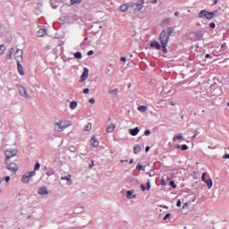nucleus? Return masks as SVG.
Wrapping results in <instances>:
<instances>
[{"instance_id": "obj_1", "label": "nucleus", "mask_w": 229, "mask_h": 229, "mask_svg": "<svg viewBox=\"0 0 229 229\" xmlns=\"http://www.w3.org/2000/svg\"><path fill=\"white\" fill-rule=\"evenodd\" d=\"M174 28H168L167 32L163 30L159 36V40L162 45L164 51H166V47L169 42L170 35L173 33Z\"/></svg>"}, {"instance_id": "obj_2", "label": "nucleus", "mask_w": 229, "mask_h": 229, "mask_svg": "<svg viewBox=\"0 0 229 229\" xmlns=\"http://www.w3.org/2000/svg\"><path fill=\"white\" fill-rule=\"evenodd\" d=\"M71 121H62L59 120L57 123H54V130L55 131L61 132L66 130V128H69V126H72Z\"/></svg>"}, {"instance_id": "obj_3", "label": "nucleus", "mask_w": 229, "mask_h": 229, "mask_svg": "<svg viewBox=\"0 0 229 229\" xmlns=\"http://www.w3.org/2000/svg\"><path fill=\"white\" fill-rule=\"evenodd\" d=\"M18 154V150L16 148H8L5 150V164H9L11 159L15 157Z\"/></svg>"}, {"instance_id": "obj_4", "label": "nucleus", "mask_w": 229, "mask_h": 229, "mask_svg": "<svg viewBox=\"0 0 229 229\" xmlns=\"http://www.w3.org/2000/svg\"><path fill=\"white\" fill-rule=\"evenodd\" d=\"M215 14L212 12H208L206 10L199 11L198 17L199 19L206 18L207 20H212L214 18Z\"/></svg>"}, {"instance_id": "obj_5", "label": "nucleus", "mask_w": 229, "mask_h": 229, "mask_svg": "<svg viewBox=\"0 0 229 229\" xmlns=\"http://www.w3.org/2000/svg\"><path fill=\"white\" fill-rule=\"evenodd\" d=\"M144 0H140L135 4H131V8H132L134 13H136L142 10V8L144 7Z\"/></svg>"}, {"instance_id": "obj_6", "label": "nucleus", "mask_w": 229, "mask_h": 229, "mask_svg": "<svg viewBox=\"0 0 229 229\" xmlns=\"http://www.w3.org/2000/svg\"><path fill=\"white\" fill-rule=\"evenodd\" d=\"M36 175V171H30V172H27L25 173V174H23V176H21V182L23 183H29L30 180Z\"/></svg>"}, {"instance_id": "obj_7", "label": "nucleus", "mask_w": 229, "mask_h": 229, "mask_svg": "<svg viewBox=\"0 0 229 229\" xmlns=\"http://www.w3.org/2000/svg\"><path fill=\"white\" fill-rule=\"evenodd\" d=\"M201 180L203 182H205L208 189H211L213 187V181L211 178H207V173H202Z\"/></svg>"}, {"instance_id": "obj_8", "label": "nucleus", "mask_w": 229, "mask_h": 229, "mask_svg": "<svg viewBox=\"0 0 229 229\" xmlns=\"http://www.w3.org/2000/svg\"><path fill=\"white\" fill-rule=\"evenodd\" d=\"M6 169H8L10 172L16 173L19 170V167L16 163H11V161L6 164Z\"/></svg>"}, {"instance_id": "obj_9", "label": "nucleus", "mask_w": 229, "mask_h": 229, "mask_svg": "<svg viewBox=\"0 0 229 229\" xmlns=\"http://www.w3.org/2000/svg\"><path fill=\"white\" fill-rule=\"evenodd\" d=\"M23 56V50H21L18 48V50H16L14 57L16 59V64L21 63V61H22V57Z\"/></svg>"}, {"instance_id": "obj_10", "label": "nucleus", "mask_w": 229, "mask_h": 229, "mask_svg": "<svg viewBox=\"0 0 229 229\" xmlns=\"http://www.w3.org/2000/svg\"><path fill=\"white\" fill-rule=\"evenodd\" d=\"M18 90L20 91V95H21V97L28 98V99L30 98V97L28 95V92L24 87L18 86Z\"/></svg>"}, {"instance_id": "obj_11", "label": "nucleus", "mask_w": 229, "mask_h": 229, "mask_svg": "<svg viewBox=\"0 0 229 229\" xmlns=\"http://www.w3.org/2000/svg\"><path fill=\"white\" fill-rule=\"evenodd\" d=\"M89 69L84 68L83 73L81 74V81H85L89 78Z\"/></svg>"}, {"instance_id": "obj_12", "label": "nucleus", "mask_w": 229, "mask_h": 229, "mask_svg": "<svg viewBox=\"0 0 229 229\" xmlns=\"http://www.w3.org/2000/svg\"><path fill=\"white\" fill-rule=\"evenodd\" d=\"M16 65L18 66V73H20V75L24 76L25 75V72H24V68L22 67V65L21 64V63H16Z\"/></svg>"}, {"instance_id": "obj_13", "label": "nucleus", "mask_w": 229, "mask_h": 229, "mask_svg": "<svg viewBox=\"0 0 229 229\" xmlns=\"http://www.w3.org/2000/svg\"><path fill=\"white\" fill-rule=\"evenodd\" d=\"M139 131H140V129L138 127L129 130V133L132 137H136L138 135Z\"/></svg>"}, {"instance_id": "obj_14", "label": "nucleus", "mask_w": 229, "mask_h": 229, "mask_svg": "<svg viewBox=\"0 0 229 229\" xmlns=\"http://www.w3.org/2000/svg\"><path fill=\"white\" fill-rule=\"evenodd\" d=\"M38 194H39V195H47V194H48L47 187H40L38 190Z\"/></svg>"}, {"instance_id": "obj_15", "label": "nucleus", "mask_w": 229, "mask_h": 229, "mask_svg": "<svg viewBox=\"0 0 229 229\" xmlns=\"http://www.w3.org/2000/svg\"><path fill=\"white\" fill-rule=\"evenodd\" d=\"M90 144L94 147V148H98L99 147V141L96 139V137H92L90 140Z\"/></svg>"}, {"instance_id": "obj_16", "label": "nucleus", "mask_w": 229, "mask_h": 229, "mask_svg": "<svg viewBox=\"0 0 229 229\" xmlns=\"http://www.w3.org/2000/svg\"><path fill=\"white\" fill-rule=\"evenodd\" d=\"M129 8H131V4H122L120 7V11L122 13H125L128 11Z\"/></svg>"}, {"instance_id": "obj_17", "label": "nucleus", "mask_w": 229, "mask_h": 229, "mask_svg": "<svg viewBox=\"0 0 229 229\" xmlns=\"http://www.w3.org/2000/svg\"><path fill=\"white\" fill-rule=\"evenodd\" d=\"M38 37L42 38L45 35H47V30L46 29H39L37 32Z\"/></svg>"}, {"instance_id": "obj_18", "label": "nucleus", "mask_w": 229, "mask_h": 229, "mask_svg": "<svg viewBox=\"0 0 229 229\" xmlns=\"http://www.w3.org/2000/svg\"><path fill=\"white\" fill-rule=\"evenodd\" d=\"M150 47H155V48L157 49V50H160V49H161V45H160V43H158V41H153V42L150 44Z\"/></svg>"}, {"instance_id": "obj_19", "label": "nucleus", "mask_w": 229, "mask_h": 229, "mask_svg": "<svg viewBox=\"0 0 229 229\" xmlns=\"http://www.w3.org/2000/svg\"><path fill=\"white\" fill-rule=\"evenodd\" d=\"M114 128H115V125H114V124H109V125L107 126L106 132H107L108 134L113 133Z\"/></svg>"}, {"instance_id": "obj_20", "label": "nucleus", "mask_w": 229, "mask_h": 229, "mask_svg": "<svg viewBox=\"0 0 229 229\" xmlns=\"http://www.w3.org/2000/svg\"><path fill=\"white\" fill-rule=\"evenodd\" d=\"M92 128H93L92 123H87V124L85 125L84 131H90L92 130Z\"/></svg>"}, {"instance_id": "obj_21", "label": "nucleus", "mask_w": 229, "mask_h": 229, "mask_svg": "<svg viewBox=\"0 0 229 229\" xmlns=\"http://www.w3.org/2000/svg\"><path fill=\"white\" fill-rule=\"evenodd\" d=\"M71 179H72V174H67V175H64V176H61V180H62V181L70 182Z\"/></svg>"}, {"instance_id": "obj_22", "label": "nucleus", "mask_w": 229, "mask_h": 229, "mask_svg": "<svg viewBox=\"0 0 229 229\" xmlns=\"http://www.w3.org/2000/svg\"><path fill=\"white\" fill-rule=\"evenodd\" d=\"M78 106V103L76 101H72L70 103V108L74 110Z\"/></svg>"}, {"instance_id": "obj_23", "label": "nucleus", "mask_w": 229, "mask_h": 229, "mask_svg": "<svg viewBox=\"0 0 229 229\" xmlns=\"http://www.w3.org/2000/svg\"><path fill=\"white\" fill-rule=\"evenodd\" d=\"M141 148L140 145H136L133 148V152L135 155H137L140 151Z\"/></svg>"}, {"instance_id": "obj_24", "label": "nucleus", "mask_w": 229, "mask_h": 229, "mask_svg": "<svg viewBox=\"0 0 229 229\" xmlns=\"http://www.w3.org/2000/svg\"><path fill=\"white\" fill-rule=\"evenodd\" d=\"M170 21H171V18L168 17V18H165V20H163L162 23L164 26H165V25H168L170 23Z\"/></svg>"}, {"instance_id": "obj_25", "label": "nucleus", "mask_w": 229, "mask_h": 229, "mask_svg": "<svg viewBox=\"0 0 229 229\" xmlns=\"http://www.w3.org/2000/svg\"><path fill=\"white\" fill-rule=\"evenodd\" d=\"M183 140V137H182V134H179V135L174 137V142L177 141V140Z\"/></svg>"}, {"instance_id": "obj_26", "label": "nucleus", "mask_w": 229, "mask_h": 229, "mask_svg": "<svg viewBox=\"0 0 229 229\" xmlns=\"http://www.w3.org/2000/svg\"><path fill=\"white\" fill-rule=\"evenodd\" d=\"M83 0H71V4H81Z\"/></svg>"}, {"instance_id": "obj_27", "label": "nucleus", "mask_w": 229, "mask_h": 229, "mask_svg": "<svg viewBox=\"0 0 229 229\" xmlns=\"http://www.w3.org/2000/svg\"><path fill=\"white\" fill-rule=\"evenodd\" d=\"M46 174L47 176L54 175L55 174V170L54 169H49V170L47 171Z\"/></svg>"}, {"instance_id": "obj_28", "label": "nucleus", "mask_w": 229, "mask_h": 229, "mask_svg": "<svg viewBox=\"0 0 229 229\" xmlns=\"http://www.w3.org/2000/svg\"><path fill=\"white\" fill-rule=\"evenodd\" d=\"M74 57L76 59H81L82 58V54L81 52H77L74 54Z\"/></svg>"}, {"instance_id": "obj_29", "label": "nucleus", "mask_w": 229, "mask_h": 229, "mask_svg": "<svg viewBox=\"0 0 229 229\" xmlns=\"http://www.w3.org/2000/svg\"><path fill=\"white\" fill-rule=\"evenodd\" d=\"M139 111L145 112L148 110V107L146 106H140L138 107Z\"/></svg>"}, {"instance_id": "obj_30", "label": "nucleus", "mask_w": 229, "mask_h": 229, "mask_svg": "<svg viewBox=\"0 0 229 229\" xmlns=\"http://www.w3.org/2000/svg\"><path fill=\"white\" fill-rule=\"evenodd\" d=\"M5 51V47L4 45H0V55H4Z\"/></svg>"}, {"instance_id": "obj_31", "label": "nucleus", "mask_w": 229, "mask_h": 229, "mask_svg": "<svg viewBox=\"0 0 229 229\" xmlns=\"http://www.w3.org/2000/svg\"><path fill=\"white\" fill-rule=\"evenodd\" d=\"M40 169V163L37 162L34 166V171H38Z\"/></svg>"}, {"instance_id": "obj_32", "label": "nucleus", "mask_w": 229, "mask_h": 229, "mask_svg": "<svg viewBox=\"0 0 229 229\" xmlns=\"http://www.w3.org/2000/svg\"><path fill=\"white\" fill-rule=\"evenodd\" d=\"M188 146L186 145V144H182V146H181V150H182V151H187L188 150Z\"/></svg>"}, {"instance_id": "obj_33", "label": "nucleus", "mask_w": 229, "mask_h": 229, "mask_svg": "<svg viewBox=\"0 0 229 229\" xmlns=\"http://www.w3.org/2000/svg\"><path fill=\"white\" fill-rule=\"evenodd\" d=\"M109 94H114V95H117L118 93V89H111L108 91Z\"/></svg>"}, {"instance_id": "obj_34", "label": "nucleus", "mask_w": 229, "mask_h": 229, "mask_svg": "<svg viewBox=\"0 0 229 229\" xmlns=\"http://www.w3.org/2000/svg\"><path fill=\"white\" fill-rule=\"evenodd\" d=\"M13 53H14V48H11V50H10V55H9V56H8V59H9V60L13 59L12 55H13Z\"/></svg>"}, {"instance_id": "obj_35", "label": "nucleus", "mask_w": 229, "mask_h": 229, "mask_svg": "<svg viewBox=\"0 0 229 229\" xmlns=\"http://www.w3.org/2000/svg\"><path fill=\"white\" fill-rule=\"evenodd\" d=\"M132 191H127V199H131V196L132 195Z\"/></svg>"}, {"instance_id": "obj_36", "label": "nucleus", "mask_w": 229, "mask_h": 229, "mask_svg": "<svg viewBox=\"0 0 229 229\" xmlns=\"http://www.w3.org/2000/svg\"><path fill=\"white\" fill-rule=\"evenodd\" d=\"M170 186H172L174 189H176V184L174 183V181L170 182Z\"/></svg>"}, {"instance_id": "obj_37", "label": "nucleus", "mask_w": 229, "mask_h": 229, "mask_svg": "<svg viewBox=\"0 0 229 229\" xmlns=\"http://www.w3.org/2000/svg\"><path fill=\"white\" fill-rule=\"evenodd\" d=\"M150 188H151L150 180H148V182H147L148 191H149Z\"/></svg>"}, {"instance_id": "obj_38", "label": "nucleus", "mask_w": 229, "mask_h": 229, "mask_svg": "<svg viewBox=\"0 0 229 229\" xmlns=\"http://www.w3.org/2000/svg\"><path fill=\"white\" fill-rule=\"evenodd\" d=\"M161 184H162L163 186H166L167 182L163 178L162 181H161Z\"/></svg>"}, {"instance_id": "obj_39", "label": "nucleus", "mask_w": 229, "mask_h": 229, "mask_svg": "<svg viewBox=\"0 0 229 229\" xmlns=\"http://www.w3.org/2000/svg\"><path fill=\"white\" fill-rule=\"evenodd\" d=\"M209 27H210L211 29H215V28H216V23H215V22H210V23H209Z\"/></svg>"}, {"instance_id": "obj_40", "label": "nucleus", "mask_w": 229, "mask_h": 229, "mask_svg": "<svg viewBox=\"0 0 229 229\" xmlns=\"http://www.w3.org/2000/svg\"><path fill=\"white\" fill-rule=\"evenodd\" d=\"M144 135L145 136H149L150 135V131L149 130H146Z\"/></svg>"}, {"instance_id": "obj_41", "label": "nucleus", "mask_w": 229, "mask_h": 229, "mask_svg": "<svg viewBox=\"0 0 229 229\" xmlns=\"http://www.w3.org/2000/svg\"><path fill=\"white\" fill-rule=\"evenodd\" d=\"M95 165V162L91 161V163L89 164V169H92Z\"/></svg>"}, {"instance_id": "obj_42", "label": "nucleus", "mask_w": 229, "mask_h": 229, "mask_svg": "<svg viewBox=\"0 0 229 229\" xmlns=\"http://www.w3.org/2000/svg\"><path fill=\"white\" fill-rule=\"evenodd\" d=\"M89 102L91 103V104H95V103H96V100H95V98H90V99L89 100Z\"/></svg>"}, {"instance_id": "obj_43", "label": "nucleus", "mask_w": 229, "mask_h": 229, "mask_svg": "<svg viewBox=\"0 0 229 229\" xmlns=\"http://www.w3.org/2000/svg\"><path fill=\"white\" fill-rule=\"evenodd\" d=\"M223 159H229V154H225L223 156Z\"/></svg>"}, {"instance_id": "obj_44", "label": "nucleus", "mask_w": 229, "mask_h": 229, "mask_svg": "<svg viewBox=\"0 0 229 229\" xmlns=\"http://www.w3.org/2000/svg\"><path fill=\"white\" fill-rule=\"evenodd\" d=\"M94 55V50H89V51L88 52V55Z\"/></svg>"}, {"instance_id": "obj_45", "label": "nucleus", "mask_w": 229, "mask_h": 229, "mask_svg": "<svg viewBox=\"0 0 229 229\" xmlns=\"http://www.w3.org/2000/svg\"><path fill=\"white\" fill-rule=\"evenodd\" d=\"M83 93H84V94L89 93V89H83Z\"/></svg>"}, {"instance_id": "obj_46", "label": "nucleus", "mask_w": 229, "mask_h": 229, "mask_svg": "<svg viewBox=\"0 0 229 229\" xmlns=\"http://www.w3.org/2000/svg\"><path fill=\"white\" fill-rule=\"evenodd\" d=\"M4 180L6 181V182H9L10 180H11V178H10V176L8 175V176H5Z\"/></svg>"}, {"instance_id": "obj_47", "label": "nucleus", "mask_w": 229, "mask_h": 229, "mask_svg": "<svg viewBox=\"0 0 229 229\" xmlns=\"http://www.w3.org/2000/svg\"><path fill=\"white\" fill-rule=\"evenodd\" d=\"M140 187H141L142 191H146V186L144 184H141Z\"/></svg>"}, {"instance_id": "obj_48", "label": "nucleus", "mask_w": 229, "mask_h": 229, "mask_svg": "<svg viewBox=\"0 0 229 229\" xmlns=\"http://www.w3.org/2000/svg\"><path fill=\"white\" fill-rule=\"evenodd\" d=\"M171 216L170 213H167V215L165 216L164 220L168 219Z\"/></svg>"}, {"instance_id": "obj_49", "label": "nucleus", "mask_w": 229, "mask_h": 229, "mask_svg": "<svg viewBox=\"0 0 229 229\" xmlns=\"http://www.w3.org/2000/svg\"><path fill=\"white\" fill-rule=\"evenodd\" d=\"M182 206V201L181 200H178L177 202V207L180 208Z\"/></svg>"}, {"instance_id": "obj_50", "label": "nucleus", "mask_w": 229, "mask_h": 229, "mask_svg": "<svg viewBox=\"0 0 229 229\" xmlns=\"http://www.w3.org/2000/svg\"><path fill=\"white\" fill-rule=\"evenodd\" d=\"M221 48H226V43H223V45H221Z\"/></svg>"}, {"instance_id": "obj_51", "label": "nucleus", "mask_w": 229, "mask_h": 229, "mask_svg": "<svg viewBox=\"0 0 229 229\" xmlns=\"http://www.w3.org/2000/svg\"><path fill=\"white\" fill-rule=\"evenodd\" d=\"M137 169L138 170H141L142 169V165H137Z\"/></svg>"}, {"instance_id": "obj_52", "label": "nucleus", "mask_w": 229, "mask_h": 229, "mask_svg": "<svg viewBox=\"0 0 229 229\" xmlns=\"http://www.w3.org/2000/svg\"><path fill=\"white\" fill-rule=\"evenodd\" d=\"M149 149H150V148H149V146H148V147L146 148V152L148 153V152L149 151Z\"/></svg>"}, {"instance_id": "obj_53", "label": "nucleus", "mask_w": 229, "mask_h": 229, "mask_svg": "<svg viewBox=\"0 0 229 229\" xmlns=\"http://www.w3.org/2000/svg\"><path fill=\"white\" fill-rule=\"evenodd\" d=\"M174 16L178 17L179 16V12H175Z\"/></svg>"}, {"instance_id": "obj_54", "label": "nucleus", "mask_w": 229, "mask_h": 229, "mask_svg": "<svg viewBox=\"0 0 229 229\" xmlns=\"http://www.w3.org/2000/svg\"><path fill=\"white\" fill-rule=\"evenodd\" d=\"M205 58H210V55H208V54H207L206 55H205Z\"/></svg>"}, {"instance_id": "obj_55", "label": "nucleus", "mask_w": 229, "mask_h": 229, "mask_svg": "<svg viewBox=\"0 0 229 229\" xmlns=\"http://www.w3.org/2000/svg\"><path fill=\"white\" fill-rule=\"evenodd\" d=\"M121 61H122V62H125V61H126V58H125V57H122V58H121Z\"/></svg>"}, {"instance_id": "obj_56", "label": "nucleus", "mask_w": 229, "mask_h": 229, "mask_svg": "<svg viewBox=\"0 0 229 229\" xmlns=\"http://www.w3.org/2000/svg\"><path fill=\"white\" fill-rule=\"evenodd\" d=\"M188 206V203L186 202L184 206H182V209H184Z\"/></svg>"}, {"instance_id": "obj_57", "label": "nucleus", "mask_w": 229, "mask_h": 229, "mask_svg": "<svg viewBox=\"0 0 229 229\" xmlns=\"http://www.w3.org/2000/svg\"><path fill=\"white\" fill-rule=\"evenodd\" d=\"M176 148L180 149V148H182V146L181 145H176Z\"/></svg>"}, {"instance_id": "obj_58", "label": "nucleus", "mask_w": 229, "mask_h": 229, "mask_svg": "<svg viewBox=\"0 0 229 229\" xmlns=\"http://www.w3.org/2000/svg\"><path fill=\"white\" fill-rule=\"evenodd\" d=\"M218 3V0H214V4H216Z\"/></svg>"}, {"instance_id": "obj_59", "label": "nucleus", "mask_w": 229, "mask_h": 229, "mask_svg": "<svg viewBox=\"0 0 229 229\" xmlns=\"http://www.w3.org/2000/svg\"><path fill=\"white\" fill-rule=\"evenodd\" d=\"M157 0H154V4H157Z\"/></svg>"}, {"instance_id": "obj_60", "label": "nucleus", "mask_w": 229, "mask_h": 229, "mask_svg": "<svg viewBox=\"0 0 229 229\" xmlns=\"http://www.w3.org/2000/svg\"><path fill=\"white\" fill-rule=\"evenodd\" d=\"M131 86V84H129V85H128V88H130Z\"/></svg>"}, {"instance_id": "obj_61", "label": "nucleus", "mask_w": 229, "mask_h": 229, "mask_svg": "<svg viewBox=\"0 0 229 229\" xmlns=\"http://www.w3.org/2000/svg\"><path fill=\"white\" fill-rule=\"evenodd\" d=\"M148 175H149V177H151L152 175H151V174H148Z\"/></svg>"}, {"instance_id": "obj_62", "label": "nucleus", "mask_w": 229, "mask_h": 229, "mask_svg": "<svg viewBox=\"0 0 229 229\" xmlns=\"http://www.w3.org/2000/svg\"><path fill=\"white\" fill-rule=\"evenodd\" d=\"M227 106H229V103H227Z\"/></svg>"}, {"instance_id": "obj_63", "label": "nucleus", "mask_w": 229, "mask_h": 229, "mask_svg": "<svg viewBox=\"0 0 229 229\" xmlns=\"http://www.w3.org/2000/svg\"><path fill=\"white\" fill-rule=\"evenodd\" d=\"M2 181H0V184H1Z\"/></svg>"}]
</instances>
